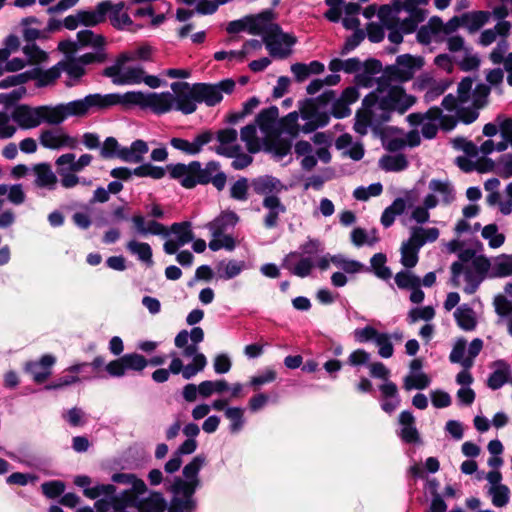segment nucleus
<instances>
[{"instance_id": "obj_1", "label": "nucleus", "mask_w": 512, "mask_h": 512, "mask_svg": "<svg viewBox=\"0 0 512 512\" xmlns=\"http://www.w3.org/2000/svg\"><path fill=\"white\" fill-rule=\"evenodd\" d=\"M206 463V456H195L182 470L183 477L176 476L167 490L172 493L168 512H193L197 508L194 497L197 489L201 487L199 472Z\"/></svg>"}, {"instance_id": "obj_2", "label": "nucleus", "mask_w": 512, "mask_h": 512, "mask_svg": "<svg viewBox=\"0 0 512 512\" xmlns=\"http://www.w3.org/2000/svg\"><path fill=\"white\" fill-rule=\"evenodd\" d=\"M167 169L169 176L178 180L185 189L212 183L218 191H222L227 181L226 174L220 171V163L215 160L208 161L204 168L200 161L194 160L189 164H168Z\"/></svg>"}, {"instance_id": "obj_3", "label": "nucleus", "mask_w": 512, "mask_h": 512, "mask_svg": "<svg viewBox=\"0 0 512 512\" xmlns=\"http://www.w3.org/2000/svg\"><path fill=\"white\" fill-rule=\"evenodd\" d=\"M174 104V96L170 92H150L129 91V108L139 106L141 109H151L156 115H162L169 112Z\"/></svg>"}, {"instance_id": "obj_4", "label": "nucleus", "mask_w": 512, "mask_h": 512, "mask_svg": "<svg viewBox=\"0 0 512 512\" xmlns=\"http://www.w3.org/2000/svg\"><path fill=\"white\" fill-rule=\"evenodd\" d=\"M195 96L198 97V103H205L208 107H213L223 100V93L231 94L235 89V81L231 78L221 80L218 83H194Z\"/></svg>"}, {"instance_id": "obj_5", "label": "nucleus", "mask_w": 512, "mask_h": 512, "mask_svg": "<svg viewBox=\"0 0 512 512\" xmlns=\"http://www.w3.org/2000/svg\"><path fill=\"white\" fill-rule=\"evenodd\" d=\"M267 35L263 36V43L273 58L285 59L291 54L290 47L297 39L294 35L283 32L279 24H274Z\"/></svg>"}, {"instance_id": "obj_6", "label": "nucleus", "mask_w": 512, "mask_h": 512, "mask_svg": "<svg viewBox=\"0 0 512 512\" xmlns=\"http://www.w3.org/2000/svg\"><path fill=\"white\" fill-rule=\"evenodd\" d=\"M148 366L147 359L136 352L124 354L110 361L105 370L111 377H123L127 371L141 372Z\"/></svg>"}, {"instance_id": "obj_7", "label": "nucleus", "mask_w": 512, "mask_h": 512, "mask_svg": "<svg viewBox=\"0 0 512 512\" xmlns=\"http://www.w3.org/2000/svg\"><path fill=\"white\" fill-rule=\"evenodd\" d=\"M425 65L424 57L402 54L396 57L395 64L387 65V73L396 76L398 82L405 83L413 79L415 72Z\"/></svg>"}, {"instance_id": "obj_8", "label": "nucleus", "mask_w": 512, "mask_h": 512, "mask_svg": "<svg viewBox=\"0 0 512 512\" xmlns=\"http://www.w3.org/2000/svg\"><path fill=\"white\" fill-rule=\"evenodd\" d=\"M415 102V96L408 95L402 86L394 85L390 87L387 95L380 98L379 109L404 114Z\"/></svg>"}, {"instance_id": "obj_9", "label": "nucleus", "mask_w": 512, "mask_h": 512, "mask_svg": "<svg viewBox=\"0 0 512 512\" xmlns=\"http://www.w3.org/2000/svg\"><path fill=\"white\" fill-rule=\"evenodd\" d=\"M171 89L175 93L174 102L176 103V110L181 111L185 115L196 111L198 97L195 96L194 84L185 81L173 82Z\"/></svg>"}, {"instance_id": "obj_10", "label": "nucleus", "mask_w": 512, "mask_h": 512, "mask_svg": "<svg viewBox=\"0 0 512 512\" xmlns=\"http://www.w3.org/2000/svg\"><path fill=\"white\" fill-rule=\"evenodd\" d=\"M88 112L91 109L106 110L115 105H121L123 108H129V92L124 94L109 93L102 95L100 93L88 94L85 97Z\"/></svg>"}, {"instance_id": "obj_11", "label": "nucleus", "mask_w": 512, "mask_h": 512, "mask_svg": "<svg viewBox=\"0 0 512 512\" xmlns=\"http://www.w3.org/2000/svg\"><path fill=\"white\" fill-rule=\"evenodd\" d=\"M250 186L253 192L257 195L268 197L271 195H277L287 190V187L281 182V180L272 175H261L253 178L250 182Z\"/></svg>"}, {"instance_id": "obj_12", "label": "nucleus", "mask_w": 512, "mask_h": 512, "mask_svg": "<svg viewBox=\"0 0 512 512\" xmlns=\"http://www.w3.org/2000/svg\"><path fill=\"white\" fill-rule=\"evenodd\" d=\"M277 14L272 9H265L258 14L246 15L248 20V33L251 35H267L275 24Z\"/></svg>"}, {"instance_id": "obj_13", "label": "nucleus", "mask_w": 512, "mask_h": 512, "mask_svg": "<svg viewBox=\"0 0 512 512\" xmlns=\"http://www.w3.org/2000/svg\"><path fill=\"white\" fill-rule=\"evenodd\" d=\"M13 120L22 129H31L42 123L40 106L32 108L27 104H20L12 112Z\"/></svg>"}, {"instance_id": "obj_14", "label": "nucleus", "mask_w": 512, "mask_h": 512, "mask_svg": "<svg viewBox=\"0 0 512 512\" xmlns=\"http://www.w3.org/2000/svg\"><path fill=\"white\" fill-rule=\"evenodd\" d=\"M262 206L267 210L263 217V225L267 229H273L278 226L279 216L284 214L287 210L286 206L282 203L277 195L264 197Z\"/></svg>"}, {"instance_id": "obj_15", "label": "nucleus", "mask_w": 512, "mask_h": 512, "mask_svg": "<svg viewBox=\"0 0 512 512\" xmlns=\"http://www.w3.org/2000/svg\"><path fill=\"white\" fill-rule=\"evenodd\" d=\"M57 131L53 129L43 130L40 134L39 141L40 144L48 149L57 150L62 147L75 148L77 144V139L71 137L66 133H56Z\"/></svg>"}, {"instance_id": "obj_16", "label": "nucleus", "mask_w": 512, "mask_h": 512, "mask_svg": "<svg viewBox=\"0 0 512 512\" xmlns=\"http://www.w3.org/2000/svg\"><path fill=\"white\" fill-rule=\"evenodd\" d=\"M398 422L403 428L400 431V438L407 444H415L421 441L420 434L415 426V417L409 410H404L399 414Z\"/></svg>"}, {"instance_id": "obj_17", "label": "nucleus", "mask_w": 512, "mask_h": 512, "mask_svg": "<svg viewBox=\"0 0 512 512\" xmlns=\"http://www.w3.org/2000/svg\"><path fill=\"white\" fill-rule=\"evenodd\" d=\"M381 392V409L391 415L400 405L401 399L398 393V387L394 382H387L379 385Z\"/></svg>"}, {"instance_id": "obj_18", "label": "nucleus", "mask_w": 512, "mask_h": 512, "mask_svg": "<svg viewBox=\"0 0 512 512\" xmlns=\"http://www.w3.org/2000/svg\"><path fill=\"white\" fill-rule=\"evenodd\" d=\"M239 216L234 211L221 212L213 221L207 224L214 238L221 237L229 228L235 227Z\"/></svg>"}, {"instance_id": "obj_19", "label": "nucleus", "mask_w": 512, "mask_h": 512, "mask_svg": "<svg viewBox=\"0 0 512 512\" xmlns=\"http://www.w3.org/2000/svg\"><path fill=\"white\" fill-rule=\"evenodd\" d=\"M279 131L269 135L264 141V151L273 153L277 158L282 159L287 156L292 149V140L280 137Z\"/></svg>"}, {"instance_id": "obj_20", "label": "nucleus", "mask_w": 512, "mask_h": 512, "mask_svg": "<svg viewBox=\"0 0 512 512\" xmlns=\"http://www.w3.org/2000/svg\"><path fill=\"white\" fill-rule=\"evenodd\" d=\"M110 8L111 6L108 2H99L94 11L79 10L77 13L80 23L86 27H94L105 22L108 9Z\"/></svg>"}, {"instance_id": "obj_21", "label": "nucleus", "mask_w": 512, "mask_h": 512, "mask_svg": "<svg viewBox=\"0 0 512 512\" xmlns=\"http://www.w3.org/2000/svg\"><path fill=\"white\" fill-rule=\"evenodd\" d=\"M131 221L133 222L136 231L141 235L152 234L166 237L170 233L169 229L156 220L148 221L147 226H145V218L141 214L134 215L131 218Z\"/></svg>"}, {"instance_id": "obj_22", "label": "nucleus", "mask_w": 512, "mask_h": 512, "mask_svg": "<svg viewBox=\"0 0 512 512\" xmlns=\"http://www.w3.org/2000/svg\"><path fill=\"white\" fill-rule=\"evenodd\" d=\"M169 505L163 494L158 491L150 492L149 496L140 499L138 503L139 512H165L168 511Z\"/></svg>"}, {"instance_id": "obj_23", "label": "nucleus", "mask_w": 512, "mask_h": 512, "mask_svg": "<svg viewBox=\"0 0 512 512\" xmlns=\"http://www.w3.org/2000/svg\"><path fill=\"white\" fill-rule=\"evenodd\" d=\"M149 148L144 140L137 139L132 142L131 146L123 147L119 151V159L128 163H140L143 155L148 152Z\"/></svg>"}, {"instance_id": "obj_24", "label": "nucleus", "mask_w": 512, "mask_h": 512, "mask_svg": "<svg viewBox=\"0 0 512 512\" xmlns=\"http://www.w3.org/2000/svg\"><path fill=\"white\" fill-rule=\"evenodd\" d=\"M493 365L496 366L497 369L489 375L487 385L492 390H497L509 381L511 368L505 360H497Z\"/></svg>"}, {"instance_id": "obj_25", "label": "nucleus", "mask_w": 512, "mask_h": 512, "mask_svg": "<svg viewBox=\"0 0 512 512\" xmlns=\"http://www.w3.org/2000/svg\"><path fill=\"white\" fill-rule=\"evenodd\" d=\"M279 110L277 106H270L268 108L262 109L255 118V124L259 127V129L271 135V132L274 128V125L278 119Z\"/></svg>"}, {"instance_id": "obj_26", "label": "nucleus", "mask_w": 512, "mask_h": 512, "mask_svg": "<svg viewBox=\"0 0 512 512\" xmlns=\"http://www.w3.org/2000/svg\"><path fill=\"white\" fill-rule=\"evenodd\" d=\"M36 175L35 185L39 188L52 189L57 183V177L53 173L49 163H39L33 168Z\"/></svg>"}, {"instance_id": "obj_27", "label": "nucleus", "mask_w": 512, "mask_h": 512, "mask_svg": "<svg viewBox=\"0 0 512 512\" xmlns=\"http://www.w3.org/2000/svg\"><path fill=\"white\" fill-rule=\"evenodd\" d=\"M32 80H37L38 87H45L54 83L61 75V68L58 63L47 70L34 68L30 70Z\"/></svg>"}, {"instance_id": "obj_28", "label": "nucleus", "mask_w": 512, "mask_h": 512, "mask_svg": "<svg viewBox=\"0 0 512 512\" xmlns=\"http://www.w3.org/2000/svg\"><path fill=\"white\" fill-rule=\"evenodd\" d=\"M490 12L488 11H472L466 12L461 15L463 26H465L470 33L478 31L489 20Z\"/></svg>"}, {"instance_id": "obj_29", "label": "nucleus", "mask_w": 512, "mask_h": 512, "mask_svg": "<svg viewBox=\"0 0 512 512\" xmlns=\"http://www.w3.org/2000/svg\"><path fill=\"white\" fill-rule=\"evenodd\" d=\"M454 318L457 325L464 331H472L476 328L477 321L475 313L473 309L467 305L457 308L454 312Z\"/></svg>"}, {"instance_id": "obj_30", "label": "nucleus", "mask_w": 512, "mask_h": 512, "mask_svg": "<svg viewBox=\"0 0 512 512\" xmlns=\"http://www.w3.org/2000/svg\"><path fill=\"white\" fill-rule=\"evenodd\" d=\"M112 507L116 511H122L127 507H135L138 509L140 498L137 497L130 489L122 491L119 495H110Z\"/></svg>"}, {"instance_id": "obj_31", "label": "nucleus", "mask_w": 512, "mask_h": 512, "mask_svg": "<svg viewBox=\"0 0 512 512\" xmlns=\"http://www.w3.org/2000/svg\"><path fill=\"white\" fill-rule=\"evenodd\" d=\"M40 109L42 122L50 125H59L67 118L63 103L56 106L43 105Z\"/></svg>"}, {"instance_id": "obj_32", "label": "nucleus", "mask_w": 512, "mask_h": 512, "mask_svg": "<svg viewBox=\"0 0 512 512\" xmlns=\"http://www.w3.org/2000/svg\"><path fill=\"white\" fill-rule=\"evenodd\" d=\"M379 163L383 170L392 172L403 171L409 165L407 157L402 153L396 155H384L381 157Z\"/></svg>"}, {"instance_id": "obj_33", "label": "nucleus", "mask_w": 512, "mask_h": 512, "mask_svg": "<svg viewBox=\"0 0 512 512\" xmlns=\"http://www.w3.org/2000/svg\"><path fill=\"white\" fill-rule=\"evenodd\" d=\"M374 113L371 109H358L355 113L354 131L364 136L368 132V127L372 126Z\"/></svg>"}, {"instance_id": "obj_34", "label": "nucleus", "mask_w": 512, "mask_h": 512, "mask_svg": "<svg viewBox=\"0 0 512 512\" xmlns=\"http://www.w3.org/2000/svg\"><path fill=\"white\" fill-rule=\"evenodd\" d=\"M145 71L141 67H129L124 74H119L112 79L115 85L139 84L143 82Z\"/></svg>"}, {"instance_id": "obj_35", "label": "nucleus", "mask_w": 512, "mask_h": 512, "mask_svg": "<svg viewBox=\"0 0 512 512\" xmlns=\"http://www.w3.org/2000/svg\"><path fill=\"white\" fill-rule=\"evenodd\" d=\"M386 262L387 257L381 252L374 254L370 259L371 268L374 274L382 280H388L392 276L390 268L385 265Z\"/></svg>"}, {"instance_id": "obj_36", "label": "nucleus", "mask_w": 512, "mask_h": 512, "mask_svg": "<svg viewBox=\"0 0 512 512\" xmlns=\"http://www.w3.org/2000/svg\"><path fill=\"white\" fill-rule=\"evenodd\" d=\"M126 247L131 253L136 254L139 260L147 263L148 266L153 265L152 248L148 243L131 240Z\"/></svg>"}, {"instance_id": "obj_37", "label": "nucleus", "mask_w": 512, "mask_h": 512, "mask_svg": "<svg viewBox=\"0 0 512 512\" xmlns=\"http://www.w3.org/2000/svg\"><path fill=\"white\" fill-rule=\"evenodd\" d=\"M191 227L192 224L189 221L176 222L170 226L169 231L177 235V241L180 244L185 245L194 240V233Z\"/></svg>"}, {"instance_id": "obj_38", "label": "nucleus", "mask_w": 512, "mask_h": 512, "mask_svg": "<svg viewBox=\"0 0 512 512\" xmlns=\"http://www.w3.org/2000/svg\"><path fill=\"white\" fill-rule=\"evenodd\" d=\"M394 280L397 287L402 290H410L413 287H417L418 284H421V279L408 270L398 272Z\"/></svg>"}, {"instance_id": "obj_39", "label": "nucleus", "mask_w": 512, "mask_h": 512, "mask_svg": "<svg viewBox=\"0 0 512 512\" xmlns=\"http://www.w3.org/2000/svg\"><path fill=\"white\" fill-rule=\"evenodd\" d=\"M167 167L154 166L151 163L142 164L133 169V173L138 177H151L153 179H161L165 176Z\"/></svg>"}, {"instance_id": "obj_40", "label": "nucleus", "mask_w": 512, "mask_h": 512, "mask_svg": "<svg viewBox=\"0 0 512 512\" xmlns=\"http://www.w3.org/2000/svg\"><path fill=\"white\" fill-rule=\"evenodd\" d=\"M489 494L492 497V503L496 507H504L509 503L510 489L507 485L491 486Z\"/></svg>"}, {"instance_id": "obj_41", "label": "nucleus", "mask_w": 512, "mask_h": 512, "mask_svg": "<svg viewBox=\"0 0 512 512\" xmlns=\"http://www.w3.org/2000/svg\"><path fill=\"white\" fill-rule=\"evenodd\" d=\"M430 378L425 373L416 375H408L404 378V389L410 391L412 389L424 390L430 385Z\"/></svg>"}, {"instance_id": "obj_42", "label": "nucleus", "mask_w": 512, "mask_h": 512, "mask_svg": "<svg viewBox=\"0 0 512 512\" xmlns=\"http://www.w3.org/2000/svg\"><path fill=\"white\" fill-rule=\"evenodd\" d=\"M58 65L73 79H80L86 73L83 65L73 56L67 61L58 62Z\"/></svg>"}, {"instance_id": "obj_43", "label": "nucleus", "mask_w": 512, "mask_h": 512, "mask_svg": "<svg viewBox=\"0 0 512 512\" xmlns=\"http://www.w3.org/2000/svg\"><path fill=\"white\" fill-rule=\"evenodd\" d=\"M225 416L231 421V433L239 432L244 425V410L240 407H229L225 410Z\"/></svg>"}, {"instance_id": "obj_44", "label": "nucleus", "mask_w": 512, "mask_h": 512, "mask_svg": "<svg viewBox=\"0 0 512 512\" xmlns=\"http://www.w3.org/2000/svg\"><path fill=\"white\" fill-rule=\"evenodd\" d=\"M482 237L489 240L491 248H498L505 242V236L498 233V226L495 223L488 224L482 229Z\"/></svg>"}, {"instance_id": "obj_45", "label": "nucleus", "mask_w": 512, "mask_h": 512, "mask_svg": "<svg viewBox=\"0 0 512 512\" xmlns=\"http://www.w3.org/2000/svg\"><path fill=\"white\" fill-rule=\"evenodd\" d=\"M66 117H84L89 112L87 109L85 98L63 103Z\"/></svg>"}, {"instance_id": "obj_46", "label": "nucleus", "mask_w": 512, "mask_h": 512, "mask_svg": "<svg viewBox=\"0 0 512 512\" xmlns=\"http://www.w3.org/2000/svg\"><path fill=\"white\" fill-rule=\"evenodd\" d=\"M429 189L443 195V202L445 204H450L454 200L453 188L448 182L432 179L429 182Z\"/></svg>"}, {"instance_id": "obj_47", "label": "nucleus", "mask_w": 512, "mask_h": 512, "mask_svg": "<svg viewBox=\"0 0 512 512\" xmlns=\"http://www.w3.org/2000/svg\"><path fill=\"white\" fill-rule=\"evenodd\" d=\"M463 274H464V279L466 282V285H465L463 291L468 295H472L478 290L481 282L485 278L474 273L473 270L470 269L469 267H464Z\"/></svg>"}, {"instance_id": "obj_48", "label": "nucleus", "mask_w": 512, "mask_h": 512, "mask_svg": "<svg viewBox=\"0 0 512 512\" xmlns=\"http://www.w3.org/2000/svg\"><path fill=\"white\" fill-rule=\"evenodd\" d=\"M65 483L60 480H51L42 483V493L49 499L60 497L65 491Z\"/></svg>"}, {"instance_id": "obj_49", "label": "nucleus", "mask_w": 512, "mask_h": 512, "mask_svg": "<svg viewBox=\"0 0 512 512\" xmlns=\"http://www.w3.org/2000/svg\"><path fill=\"white\" fill-rule=\"evenodd\" d=\"M249 182L245 177H240L230 188V197L237 201L248 200Z\"/></svg>"}, {"instance_id": "obj_50", "label": "nucleus", "mask_w": 512, "mask_h": 512, "mask_svg": "<svg viewBox=\"0 0 512 512\" xmlns=\"http://www.w3.org/2000/svg\"><path fill=\"white\" fill-rule=\"evenodd\" d=\"M512 275V256L503 254L496 262L491 277H507Z\"/></svg>"}, {"instance_id": "obj_51", "label": "nucleus", "mask_w": 512, "mask_h": 512, "mask_svg": "<svg viewBox=\"0 0 512 512\" xmlns=\"http://www.w3.org/2000/svg\"><path fill=\"white\" fill-rule=\"evenodd\" d=\"M22 50L31 64H40L48 59V54L35 43L25 45Z\"/></svg>"}, {"instance_id": "obj_52", "label": "nucleus", "mask_w": 512, "mask_h": 512, "mask_svg": "<svg viewBox=\"0 0 512 512\" xmlns=\"http://www.w3.org/2000/svg\"><path fill=\"white\" fill-rule=\"evenodd\" d=\"M378 17H379L380 21L383 23V25L388 30L397 28V26L399 24V18L396 16H393V9L388 4H384V5L380 6V8L378 10Z\"/></svg>"}, {"instance_id": "obj_53", "label": "nucleus", "mask_w": 512, "mask_h": 512, "mask_svg": "<svg viewBox=\"0 0 512 512\" xmlns=\"http://www.w3.org/2000/svg\"><path fill=\"white\" fill-rule=\"evenodd\" d=\"M116 492V487L113 484H98L94 487L85 488L83 493L90 499H97L101 495L110 498V495Z\"/></svg>"}, {"instance_id": "obj_54", "label": "nucleus", "mask_w": 512, "mask_h": 512, "mask_svg": "<svg viewBox=\"0 0 512 512\" xmlns=\"http://www.w3.org/2000/svg\"><path fill=\"white\" fill-rule=\"evenodd\" d=\"M418 253V250L403 243L401 246V264L408 269L415 267L419 259Z\"/></svg>"}, {"instance_id": "obj_55", "label": "nucleus", "mask_w": 512, "mask_h": 512, "mask_svg": "<svg viewBox=\"0 0 512 512\" xmlns=\"http://www.w3.org/2000/svg\"><path fill=\"white\" fill-rule=\"evenodd\" d=\"M215 139V132L212 129H202L197 133L193 139V146L196 155L199 154L203 147L208 145Z\"/></svg>"}, {"instance_id": "obj_56", "label": "nucleus", "mask_w": 512, "mask_h": 512, "mask_svg": "<svg viewBox=\"0 0 512 512\" xmlns=\"http://www.w3.org/2000/svg\"><path fill=\"white\" fill-rule=\"evenodd\" d=\"M120 146L116 138L107 137L101 147L100 156L104 159L119 158Z\"/></svg>"}, {"instance_id": "obj_57", "label": "nucleus", "mask_w": 512, "mask_h": 512, "mask_svg": "<svg viewBox=\"0 0 512 512\" xmlns=\"http://www.w3.org/2000/svg\"><path fill=\"white\" fill-rule=\"evenodd\" d=\"M377 346L379 347L378 354L383 358H390L394 353V347L390 341V336L387 333H378L375 339Z\"/></svg>"}, {"instance_id": "obj_58", "label": "nucleus", "mask_w": 512, "mask_h": 512, "mask_svg": "<svg viewBox=\"0 0 512 512\" xmlns=\"http://www.w3.org/2000/svg\"><path fill=\"white\" fill-rule=\"evenodd\" d=\"M277 373L273 369H266L264 373L251 377L249 385L254 391H258L264 384L272 383L276 380Z\"/></svg>"}, {"instance_id": "obj_59", "label": "nucleus", "mask_w": 512, "mask_h": 512, "mask_svg": "<svg viewBox=\"0 0 512 512\" xmlns=\"http://www.w3.org/2000/svg\"><path fill=\"white\" fill-rule=\"evenodd\" d=\"M491 92V88L489 85L479 83L476 85L473 92V106L476 109L483 108L487 103V98Z\"/></svg>"}, {"instance_id": "obj_60", "label": "nucleus", "mask_w": 512, "mask_h": 512, "mask_svg": "<svg viewBox=\"0 0 512 512\" xmlns=\"http://www.w3.org/2000/svg\"><path fill=\"white\" fill-rule=\"evenodd\" d=\"M30 80H32L30 70L17 75H11L0 81V89H7L13 86L22 85Z\"/></svg>"}, {"instance_id": "obj_61", "label": "nucleus", "mask_w": 512, "mask_h": 512, "mask_svg": "<svg viewBox=\"0 0 512 512\" xmlns=\"http://www.w3.org/2000/svg\"><path fill=\"white\" fill-rule=\"evenodd\" d=\"M365 36V32L362 29L357 28L354 33L346 39L340 52L341 55H346L350 51L354 50L365 39Z\"/></svg>"}, {"instance_id": "obj_62", "label": "nucleus", "mask_w": 512, "mask_h": 512, "mask_svg": "<svg viewBox=\"0 0 512 512\" xmlns=\"http://www.w3.org/2000/svg\"><path fill=\"white\" fill-rule=\"evenodd\" d=\"M435 316V310L432 306H425L422 308H413L408 313V318L411 323L420 319L430 321Z\"/></svg>"}, {"instance_id": "obj_63", "label": "nucleus", "mask_w": 512, "mask_h": 512, "mask_svg": "<svg viewBox=\"0 0 512 512\" xmlns=\"http://www.w3.org/2000/svg\"><path fill=\"white\" fill-rule=\"evenodd\" d=\"M319 107L313 98H306L300 103L299 111L303 120H311L317 114Z\"/></svg>"}, {"instance_id": "obj_64", "label": "nucleus", "mask_w": 512, "mask_h": 512, "mask_svg": "<svg viewBox=\"0 0 512 512\" xmlns=\"http://www.w3.org/2000/svg\"><path fill=\"white\" fill-rule=\"evenodd\" d=\"M495 312L501 316L506 317L512 314V301L508 300L504 295H497L494 298Z\"/></svg>"}]
</instances>
